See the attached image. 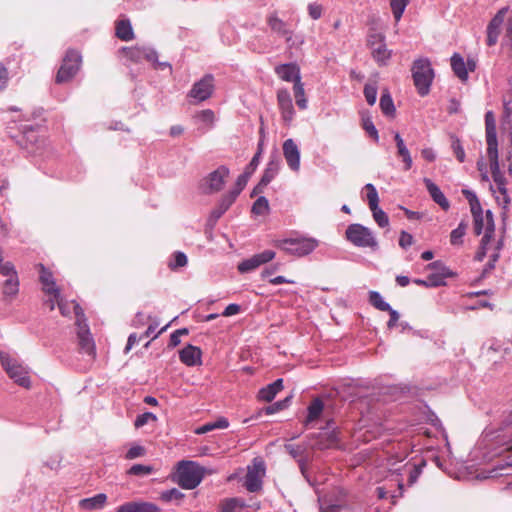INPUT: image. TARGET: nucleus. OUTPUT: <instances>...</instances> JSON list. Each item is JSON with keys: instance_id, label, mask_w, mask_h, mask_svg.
Here are the masks:
<instances>
[{"instance_id": "2f4dec72", "label": "nucleus", "mask_w": 512, "mask_h": 512, "mask_svg": "<svg viewBox=\"0 0 512 512\" xmlns=\"http://www.w3.org/2000/svg\"><path fill=\"white\" fill-rule=\"evenodd\" d=\"M451 67L455 75L462 81H466L468 78V71L466 63L461 55L455 53L451 57Z\"/></svg>"}, {"instance_id": "79ce46f5", "label": "nucleus", "mask_w": 512, "mask_h": 512, "mask_svg": "<svg viewBox=\"0 0 512 512\" xmlns=\"http://www.w3.org/2000/svg\"><path fill=\"white\" fill-rule=\"evenodd\" d=\"M369 302L371 305H373L376 309L380 311L391 310V306L388 303H386L383 300L382 296L376 291H371L369 293Z\"/></svg>"}, {"instance_id": "2eb2a0df", "label": "nucleus", "mask_w": 512, "mask_h": 512, "mask_svg": "<svg viewBox=\"0 0 512 512\" xmlns=\"http://www.w3.org/2000/svg\"><path fill=\"white\" fill-rule=\"evenodd\" d=\"M275 252L272 250H265L261 253L254 254L248 259L243 260L238 264V270L241 273L253 271L263 264L272 261L275 258Z\"/></svg>"}, {"instance_id": "f8f14e48", "label": "nucleus", "mask_w": 512, "mask_h": 512, "mask_svg": "<svg viewBox=\"0 0 512 512\" xmlns=\"http://www.w3.org/2000/svg\"><path fill=\"white\" fill-rule=\"evenodd\" d=\"M214 91V77L211 74L205 75L198 82L194 83L189 91V97L202 102L211 97Z\"/></svg>"}, {"instance_id": "7c9ffc66", "label": "nucleus", "mask_w": 512, "mask_h": 512, "mask_svg": "<svg viewBox=\"0 0 512 512\" xmlns=\"http://www.w3.org/2000/svg\"><path fill=\"white\" fill-rule=\"evenodd\" d=\"M115 35L122 41H130L134 39V32L128 19L116 21Z\"/></svg>"}, {"instance_id": "69168bd1", "label": "nucleus", "mask_w": 512, "mask_h": 512, "mask_svg": "<svg viewBox=\"0 0 512 512\" xmlns=\"http://www.w3.org/2000/svg\"><path fill=\"white\" fill-rule=\"evenodd\" d=\"M42 290L48 296H53L55 300H57L60 295V290L56 286L55 281L51 282V284H42Z\"/></svg>"}, {"instance_id": "3c124183", "label": "nucleus", "mask_w": 512, "mask_h": 512, "mask_svg": "<svg viewBox=\"0 0 512 512\" xmlns=\"http://www.w3.org/2000/svg\"><path fill=\"white\" fill-rule=\"evenodd\" d=\"M183 496L184 495L176 488L161 493V499L165 502H179Z\"/></svg>"}, {"instance_id": "ddd939ff", "label": "nucleus", "mask_w": 512, "mask_h": 512, "mask_svg": "<svg viewBox=\"0 0 512 512\" xmlns=\"http://www.w3.org/2000/svg\"><path fill=\"white\" fill-rule=\"evenodd\" d=\"M277 105L285 125L290 126L295 117V110L287 89H279L277 91Z\"/></svg>"}, {"instance_id": "72a5a7b5", "label": "nucleus", "mask_w": 512, "mask_h": 512, "mask_svg": "<svg viewBox=\"0 0 512 512\" xmlns=\"http://www.w3.org/2000/svg\"><path fill=\"white\" fill-rule=\"evenodd\" d=\"M229 426V422L225 417L218 418L215 422H210L202 425L195 430L198 435L208 433L215 429H226Z\"/></svg>"}, {"instance_id": "bf43d9fd", "label": "nucleus", "mask_w": 512, "mask_h": 512, "mask_svg": "<svg viewBox=\"0 0 512 512\" xmlns=\"http://www.w3.org/2000/svg\"><path fill=\"white\" fill-rule=\"evenodd\" d=\"M262 147H263V140L261 139L258 143V151L253 156L252 160L250 161L249 165L246 167L245 171L250 172V175L256 170L258 164H259V158L262 153Z\"/></svg>"}, {"instance_id": "a18cd8bd", "label": "nucleus", "mask_w": 512, "mask_h": 512, "mask_svg": "<svg viewBox=\"0 0 512 512\" xmlns=\"http://www.w3.org/2000/svg\"><path fill=\"white\" fill-rule=\"evenodd\" d=\"M467 225L461 222L457 228L452 230L450 234V242L452 245H460L462 244V238L466 233Z\"/></svg>"}, {"instance_id": "bb28decb", "label": "nucleus", "mask_w": 512, "mask_h": 512, "mask_svg": "<svg viewBox=\"0 0 512 512\" xmlns=\"http://www.w3.org/2000/svg\"><path fill=\"white\" fill-rule=\"evenodd\" d=\"M283 389V379H277L273 383L260 389L258 397L265 402H271L278 392Z\"/></svg>"}, {"instance_id": "603ef678", "label": "nucleus", "mask_w": 512, "mask_h": 512, "mask_svg": "<svg viewBox=\"0 0 512 512\" xmlns=\"http://www.w3.org/2000/svg\"><path fill=\"white\" fill-rule=\"evenodd\" d=\"M362 127L371 137L378 140V131L370 116H362Z\"/></svg>"}, {"instance_id": "39448f33", "label": "nucleus", "mask_w": 512, "mask_h": 512, "mask_svg": "<svg viewBox=\"0 0 512 512\" xmlns=\"http://www.w3.org/2000/svg\"><path fill=\"white\" fill-rule=\"evenodd\" d=\"M414 85L421 96L429 93L434 72L428 59L415 60L412 66Z\"/></svg>"}, {"instance_id": "0eeeda50", "label": "nucleus", "mask_w": 512, "mask_h": 512, "mask_svg": "<svg viewBox=\"0 0 512 512\" xmlns=\"http://www.w3.org/2000/svg\"><path fill=\"white\" fill-rule=\"evenodd\" d=\"M346 239L354 246L375 249L377 240L372 231L358 223L350 224L345 232Z\"/></svg>"}, {"instance_id": "4d7b16f0", "label": "nucleus", "mask_w": 512, "mask_h": 512, "mask_svg": "<svg viewBox=\"0 0 512 512\" xmlns=\"http://www.w3.org/2000/svg\"><path fill=\"white\" fill-rule=\"evenodd\" d=\"M364 96L369 105H374L377 98V88L373 85L366 84L364 87Z\"/></svg>"}, {"instance_id": "864d4df0", "label": "nucleus", "mask_w": 512, "mask_h": 512, "mask_svg": "<svg viewBox=\"0 0 512 512\" xmlns=\"http://www.w3.org/2000/svg\"><path fill=\"white\" fill-rule=\"evenodd\" d=\"M56 301L60 313L65 317L71 315V309L74 310V305L77 304L75 301L68 302L64 300L61 296Z\"/></svg>"}, {"instance_id": "dca6fc26", "label": "nucleus", "mask_w": 512, "mask_h": 512, "mask_svg": "<svg viewBox=\"0 0 512 512\" xmlns=\"http://www.w3.org/2000/svg\"><path fill=\"white\" fill-rule=\"evenodd\" d=\"M8 278L3 285V294L8 297H14L19 291V281L14 266L10 262L1 266V273Z\"/></svg>"}, {"instance_id": "5701e85b", "label": "nucleus", "mask_w": 512, "mask_h": 512, "mask_svg": "<svg viewBox=\"0 0 512 512\" xmlns=\"http://www.w3.org/2000/svg\"><path fill=\"white\" fill-rule=\"evenodd\" d=\"M487 149L498 147L494 115L488 111L485 115Z\"/></svg>"}, {"instance_id": "9d476101", "label": "nucleus", "mask_w": 512, "mask_h": 512, "mask_svg": "<svg viewBox=\"0 0 512 512\" xmlns=\"http://www.w3.org/2000/svg\"><path fill=\"white\" fill-rule=\"evenodd\" d=\"M487 156L489 159L492 178L497 185L498 191L504 196L505 205H508L510 199L507 195L506 179L499 166L498 147L487 149Z\"/></svg>"}, {"instance_id": "473e14b6", "label": "nucleus", "mask_w": 512, "mask_h": 512, "mask_svg": "<svg viewBox=\"0 0 512 512\" xmlns=\"http://www.w3.org/2000/svg\"><path fill=\"white\" fill-rule=\"evenodd\" d=\"M324 409L323 401L319 398H315L312 400L310 405L308 406V414L305 420V424L308 425L309 423L319 419Z\"/></svg>"}, {"instance_id": "de8ad7c7", "label": "nucleus", "mask_w": 512, "mask_h": 512, "mask_svg": "<svg viewBox=\"0 0 512 512\" xmlns=\"http://www.w3.org/2000/svg\"><path fill=\"white\" fill-rule=\"evenodd\" d=\"M154 471V468L150 465L135 464L130 467L127 471L129 475L145 476L150 475Z\"/></svg>"}, {"instance_id": "338daca9", "label": "nucleus", "mask_w": 512, "mask_h": 512, "mask_svg": "<svg viewBox=\"0 0 512 512\" xmlns=\"http://www.w3.org/2000/svg\"><path fill=\"white\" fill-rule=\"evenodd\" d=\"M197 117L204 123L212 126L215 120L214 112L210 109L202 110L198 113Z\"/></svg>"}, {"instance_id": "c03bdc74", "label": "nucleus", "mask_w": 512, "mask_h": 512, "mask_svg": "<svg viewBox=\"0 0 512 512\" xmlns=\"http://www.w3.org/2000/svg\"><path fill=\"white\" fill-rule=\"evenodd\" d=\"M269 212V202L264 196H260L252 206V213L255 215H265Z\"/></svg>"}, {"instance_id": "cd10ccee", "label": "nucleus", "mask_w": 512, "mask_h": 512, "mask_svg": "<svg viewBox=\"0 0 512 512\" xmlns=\"http://www.w3.org/2000/svg\"><path fill=\"white\" fill-rule=\"evenodd\" d=\"M116 512H157V508L148 502H127L121 505Z\"/></svg>"}, {"instance_id": "6ab92c4d", "label": "nucleus", "mask_w": 512, "mask_h": 512, "mask_svg": "<svg viewBox=\"0 0 512 512\" xmlns=\"http://www.w3.org/2000/svg\"><path fill=\"white\" fill-rule=\"evenodd\" d=\"M283 155L289 168L293 171L300 169V151L293 139H287L283 143Z\"/></svg>"}, {"instance_id": "e433bc0d", "label": "nucleus", "mask_w": 512, "mask_h": 512, "mask_svg": "<svg viewBox=\"0 0 512 512\" xmlns=\"http://www.w3.org/2000/svg\"><path fill=\"white\" fill-rule=\"evenodd\" d=\"M338 444V436L335 431L323 433L318 441L319 449H329L336 447Z\"/></svg>"}, {"instance_id": "37998d69", "label": "nucleus", "mask_w": 512, "mask_h": 512, "mask_svg": "<svg viewBox=\"0 0 512 512\" xmlns=\"http://www.w3.org/2000/svg\"><path fill=\"white\" fill-rule=\"evenodd\" d=\"M187 262V256L183 252L177 251L173 254V260L169 261L168 267L170 270L175 271L186 266Z\"/></svg>"}, {"instance_id": "8fccbe9b", "label": "nucleus", "mask_w": 512, "mask_h": 512, "mask_svg": "<svg viewBox=\"0 0 512 512\" xmlns=\"http://www.w3.org/2000/svg\"><path fill=\"white\" fill-rule=\"evenodd\" d=\"M375 222L382 228L389 225L388 215L379 206L375 207V210H371Z\"/></svg>"}, {"instance_id": "c85d7f7f", "label": "nucleus", "mask_w": 512, "mask_h": 512, "mask_svg": "<svg viewBox=\"0 0 512 512\" xmlns=\"http://www.w3.org/2000/svg\"><path fill=\"white\" fill-rule=\"evenodd\" d=\"M267 23L270 26L271 30L278 33L281 36L286 37V42L289 43L292 39V32L287 28L285 22L279 19L275 15H271L267 19Z\"/></svg>"}, {"instance_id": "f3484780", "label": "nucleus", "mask_w": 512, "mask_h": 512, "mask_svg": "<svg viewBox=\"0 0 512 512\" xmlns=\"http://www.w3.org/2000/svg\"><path fill=\"white\" fill-rule=\"evenodd\" d=\"M506 12L507 8L500 9L487 26L486 44L490 47L494 46L498 41Z\"/></svg>"}, {"instance_id": "6e6552de", "label": "nucleus", "mask_w": 512, "mask_h": 512, "mask_svg": "<svg viewBox=\"0 0 512 512\" xmlns=\"http://www.w3.org/2000/svg\"><path fill=\"white\" fill-rule=\"evenodd\" d=\"M230 175L227 166L221 165L216 170L210 172L200 182V188L204 194H214L220 192Z\"/></svg>"}, {"instance_id": "4468645a", "label": "nucleus", "mask_w": 512, "mask_h": 512, "mask_svg": "<svg viewBox=\"0 0 512 512\" xmlns=\"http://www.w3.org/2000/svg\"><path fill=\"white\" fill-rule=\"evenodd\" d=\"M368 44L371 48L372 56L379 64L383 65L391 57V51L387 49L384 42V36L381 34H373L369 36Z\"/></svg>"}, {"instance_id": "4be33fe9", "label": "nucleus", "mask_w": 512, "mask_h": 512, "mask_svg": "<svg viewBox=\"0 0 512 512\" xmlns=\"http://www.w3.org/2000/svg\"><path fill=\"white\" fill-rule=\"evenodd\" d=\"M423 182L433 201L437 203L443 210L447 211L450 208V203L440 188L429 178H424Z\"/></svg>"}, {"instance_id": "b1692460", "label": "nucleus", "mask_w": 512, "mask_h": 512, "mask_svg": "<svg viewBox=\"0 0 512 512\" xmlns=\"http://www.w3.org/2000/svg\"><path fill=\"white\" fill-rule=\"evenodd\" d=\"M245 508L259 510L260 505L257 503L246 504L245 501L240 498L225 499L221 503V512H236L237 510H243Z\"/></svg>"}, {"instance_id": "774afa93", "label": "nucleus", "mask_w": 512, "mask_h": 512, "mask_svg": "<svg viewBox=\"0 0 512 512\" xmlns=\"http://www.w3.org/2000/svg\"><path fill=\"white\" fill-rule=\"evenodd\" d=\"M474 219V232L476 235H480L481 233H485L486 231V215H480Z\"/></svg>"}, {"instance_id": "680f3d73", "label": "nucleus", "mask_w": 512, "mask_h": 512, "mask_svg": "<svg viewBox=\"0 0 512 512\" xmlns=\"http://www.w3.org/2000/svg\"><path fill=\"white\" fill-rule=\"evenodd\" d=\"M452 150H453V153L455 154L457 160L459 162H464L465 160V152H464V149L460 143V140L457 139V138H454L453 141H452Z\"/></svg>"}, {"instance_id": "f704fd0d", "label": "nucleus", "mask_w": 512, "mask_h": 512, "mask_svg": "<svg viewBox=\"0 0 512 512\" xmlns=\"http://www.w3.org/2000/svg\"><path fill=\"white\" fill-rule=\"evenodd\" d=\"M512 467V446L507 449V455L505 457V463L496 466L492 470L488 471L487 473L483 472V478H496L498 476H502L503 474L500 472L501 470Z\"/></svg>"}, {"instance_id": "49530a36", "label": "nucleus", "mask_w": 512, "mask_h": 512, "mask_svg": "<svg viewBox=\"0 0 512 512\" xmlns=\"http://www.w3.org/2000/svg\"><path fill=\"white\" fill-rule=\"evenodd\" d=\"M365 189L367 191V200L370 210H375V207L379 204V197L376 188L372 184H366Z\"/></svg>"}, {"instance_id": "9b49d317", "label": "nucleus", "mask_w": 512, "mask_h": 512, "mask_svg": "<svg viewBox=\"0 0 512 512\" xmlns=\"http://www.w3.org/2000/svg\"><path fill=\"white\" fill-rule=\"evenodd\" d=\"M119 53L126 60L135 64L144 60L151 63L157 60V53L153 49L144 46L123 47Z\"/></svg>"}, {"instance_id": "a878e982", "label": "nucleus", "mask_w": 512, "mask_h": 512, "mask_svg": "<svg viewBox=\"0 0 512 512\" xmlns=\"http://www.w3.org/2000/svg\"><path fill=\"white\" fill-rule=\"evenodd\" d=\"M106 501V494L100 493L91 498L80 500L78 508L81 510H100L104 508Z\"/></svg>"}, {"instance_id": "ea45409f", "label": "nucleus", "mask_w": 512, "mask_h": 512, "mask_svg": "<svg viewBox=\"0 0 512 512\" xmlns=\"http://www.w3.org/2000/svg\"><path fill=\"white\" fill-rule=\"evenodd\" d=\"M280 168V164L278 160H271L262 175V184L268 185L274 177L277 175Z\"/></svg>"}, {"instance_id": "aec40b11", "label": "nucleus", "mask_w": 512, "mask_h": 512, "mask_svg": "<svg viewBox=\"0 0 512 512\" xmlns=\"http://www.w3.org/2000/svg\"><path fill=\"white\" fill-rule=\"evenodd\" d=\"M201 355V349L191 344L179 351L180 361L190 367L201 364Z\"/></svg>"}, {"instance_id": "a211bd4d", "label": "nucleus", "mask_w": 512, "mask_h": 512, "mask_svg": "<svg viewBox=\"0 0 512 512\" xmlns=\"http://www.w3.org/2000/svg\"><path fill=\"white\" fill-rule=\"evenodd\" d=\"M495 232V224L493 219V214L490 210L486 211V231L481 239L480 247L476 252L475 259L477 261H482L486 256L487 245L490 243L491 239L494 236Z\"/></svg>"}, {"instance_id": "f03ea898", "label": "nucleus", "mask_w": 512, "mask_h": 512, "mask_svg": "<svg viewBox=\"0 0 512 512\" xmlns=\"http://www.w3.org/2000/svg\"><path fill=\"white\" fill-rule=\"evenodd\" d=\"M273 245L287 254L303 257L310 254L318 246V241L310 237L277 239Z\"/></svg>"}, {"instance_id": "5fc2aeb1", "label": "nucleus", "mask_w": 512, "mask_h": 512, "mask_svg": "<svg viewBox=\"0 0 512 512\" xmlns=\"http://www.w3.org/2000/svg\"><path fill=\"white\" fill-rule=\"evenodd\" d=\"M405 471L408 475V484L413 485L418 480L421 474V468L416 465H409L405 467Z\"/></svg>"}, {"instance_id": "052dcab7", "label": "nucleus", "mask_w": 512, "mask_h": 512, "mask_svg": "<svg viewBox=\"0 0 512 512\" xmlns=\"http://www.w3.org/2000/svg\"><path fill=\"white\" fill-rule=\"evenodd\" d=\"M156 420H157L156 415H154L151 412H145V413L137 416L134 425L136 428H139V427L146 425L149 421H156Z\"/></svg>"}, {"instance_id": "423d86ee", "label": "nucleus", "mask_w": 512, "mask_h": 512, "mask_svg": "<svg viewBox=\"0 0 512 512\" xmlns=\"http://www.w3.org/2000/svg\"><path fill=\"white\" fill-rule=\"evenodd\" d=\"M81 63L80 53L75 49H68L56 74V83L63 84L71 81L78 73Z\"/></svg>"}, {"instance_id": "0e129e2a", "label": "nucleus", "mask_w": 512, "mask_h": 512, "mask_svg": "<svg viewBox=\"0 0 512 512\" xmlns=\"http://www.w3.org/2000/svg\"><path fill=\"white\" fill-rule=\"evenodd\" d=\"M289 401H290V398H286L282 401L275 402L274 404L268 406L265 409V413L267 415H270V414L276 413L278 411H281L288 406Z\"/></svg>"}, {"instance_id": "4c0bfd02", "label": "nucleus", "mask_w": 512, "mask_h": 512, "mask_svg": "<svg viewBox=\"0 0 512 512\" xmlns=\"http://www.w3.org/2000/svg\"><path fill=\"white\" fill-rule=\"evenodd\" d=\"M409 3L410 0H389L390 8L396 23H398L402 18Z\"/></svg>"}, {"instance_id": "7ed1b4c3", "label": "nucleus", "mask_w": 512, "mask_h": 512, "mask_svg": "<svg viewBox=\"0 0 512 512\" xmlns=\"http://www.w3.org/2000/svg\"><path fill=\"white\" fill-rule=\"evenodd\" d=\"M0 362L7 375L19 386L29 389L31 380L29 371L18 359L6 352H0Z\"/></svg>"}, {"instance_id": "a19ab883", "label": "nucleus", "mask_w": 512, "mask_h": 512, "mask_svg": "<svg viewBox=\"0 0 512 512\" xmlns=\"http://www.w3.org/2000/svg\"><path fill=\"white\" fill-rule=\"evenodd\" d=\"M380 108L383 114L387 116H393L395 113V106L393 103V99L390 96L389 92H384L380 98Z\"/></svg>"}, {"instance_id": "c756f323", "label": "nucleus", "mask_w": 512, "mask_h": 512, "mask_svg": "<svg viewBox=\"0 0 512 512\" xmlns=\"http://www.w3.org/2000/svg\"><path fill=\"white\" fill-rule=\"evenodd\" d=\"M394 140H395L396 146H397V154L399 157L402 158V161L404 163V170L411 169L412 164H413L412 157L404 143V140L402 139V137L400 136V134L398 132L395 133Z\"/></svg>"}, {"instance_id": "1a4fd4ad", "label": "nucleus", "mask_w": 512, "mask_h": 512, "mask_svg": "<svg viewBox=\"0 0 512 512\" xmlns=\"http://www.w3.org/2000/svg\"><path fill=\"white\" fill-rule=\"evenodd\" d=\"M265 475V464L263 460L255 458L253 463L247 467L244 479V487L249 492H257L262 488V479Z\"/></svg>"}, {"instance_id": "c9c22d12", "label": "nucleus", "mask_w": 512, "mask_h": 512, "mask_svg": "<svg viewBox=\"0 0 512 512\" xmlns=\"http://www.w3.org/2000/svg\"><path fill=\"white\" fill-rule=\"evenodd\" d=\"M293 92L297 106L304 110L307 108V98L305 95L304 85L300 79H297L293 85Z\"/></svg>"}, {"instance_id": "e2e57ef3", "label": "nucleus", "mask_w": 512, "mask_h": 512, "mask_svg": "<svg viewBox=\"0 0 512 512\" xmlns=\"http://www.w3.org/2000/svg\"><path fill=\"white\" fill-rule=\"evenodd\" d=\"M145 453H146V450L143 446L135 445L127 451L125 458L128 460H133L135 458L144 456Z\"/></svg>"}, {"instance_id": "6e6d98bb", "label": "nucleus", "mask_w": 512, "mask_h": 512, "mask_svg": "<svg viewBox=\"0 0 512 512\" xmlns=\"http://www.w3.org/2000/svg\"><path fill=\"white\" fill-rule=\"evenodd\" d=\"M249 178H250V172H248V171H245L244 173L239 175L237 180H236L235 187L231 191L237 192V195L239 196L241 191L247 185V182H248Z\"/></svg>"}, {"instance_id": "f257e3e1", "label": "nucleus", "mask_w": 512, "mask_h": 512, "mask_svg": "<svg viewBox=\"0 0 512 512\" xmlns=\"http://www.w3.org/2000/svg\"><path fill=\"white\" fill-rule=\"evenodd\" d=\"M204 477V468L198 463L189 460H182L177 463L173 480L183 489L191 490L196 488Z\"/></svg>"}, {"instance_id": "13d9d810", "label": "nucleus", "mask_w": 512, "mask_h": 512, "mask_svg": "<svg viewBox=\"0 0 512 512\" xmlns=\"http://www.w3.org/2000/svg\"><path fill=\"white\" fill-rule=\"evenodd\" d=\"M37 267L39 268L40 276L39 280L41 284H51V282L54 281L53 274L51 271L45 268L43 264H38Z\"/></svg>"}, {"instance_id": "412c9836", "label": "nucleus", "mask_w": 512, "mask_h": 512, "mask_svg": "<svg viewBox=\"0 0 512 512\" xmlns=\"http://www.w3.org/2000/svg\"><path fill=\"white\" fill-rule=\"evenodd\" d=\"M275 73L284 81L293 82L297 81V79L301 80L300 69L297 64L288 63L281 64L275 67Z\"/></svg>"}, {"instance_id": "393cba45", "label": "nucleus", "mask_w": 512, "mask_h": 512, "mask_svg": "<svg viewBox=\"0 0 512 512\" xmlns=\"http://www.w3.org/2000/svg\"><path fill=\"white\" fill-rule=\"evenodd\" d=\"M245 508L259 510L260 505L257 503L246 504L245 501L240 498L225 499L221 503V512H236L237 510H243Z\"/></svg>"}, {"instance_id": "58836bf2", "label": "nucleus", "mask_w": 512, "mask_h": 512, "mask_svg": "<svg viewBox=\"0 0 512 512\" xmlns=\"http://www.w3.org/2000/svg\"><path fill=\"white\" fill-rule=\"evenodd\" d=\"M450 275L449 271L445 267H441V270L436 273H432L427 277V283L430 287H438L445 284V278Z\"/></svg>"}, {"instance_id": "20e7f679", "label": "nucleus", "mask_w": 512, "mask_h": 512, "mask_svg": "<svg viewBox=\"0 0 512 512\" xmlns=\"http://www.w3.org/2000/svg\"><path fill=\"white\" fill-rule=\"evenodd\" d=\"M74 314L80 351L94 359L96 356L95 343L86 323L84 311L79 304L74 305Z\"/></svg>"}, {"instance_id": "09e8293b", "label": "nucleus", "mask_w": 512, "mask_h": 512, "mask_svg": "<svg viewBox=\"0 0 512 512\" xmlns=\"http://www.w3.org/2000/svg\"><path fill=\"white\" fill-rule=\"evenodd\" d=\"M238 195L237 192L229 191L224 194L218 202V205L226 212L231 205L236 201Z\"/></svg>"}]
</instances>
